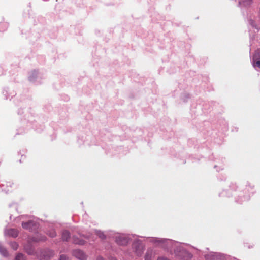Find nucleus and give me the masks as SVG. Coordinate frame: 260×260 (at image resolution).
Wrapping results in <instances>:
<instances>
[{
    "label": "nucleus",
    "mask_w": 260,
    "mask_h": 260,
    "mask_svg": "<svg viewBox=\"0 0 260 260\" xmlns=\"http://www.w3.org/2000/svg\"><path fill=\"white\" fill-rule=\"evenodd\" d=\"M66 257L64 255H61L60 256V259L59 260H66Z\"/></svg>",
    "instance_id": "a211bd4d"
},
{
    "label": "nucleus",
    "mask_w": 260,
    "mask_h": 260,
    "mask_svg": "<svg viewBox=\"0 0 260 260\" xmlns=\"http://www.w3.org/2000/svg\"><path fill=\"white\" fill-rule=\"evenodd\" d=\"M49 236L51 237H54L56 236V232L54 231H52L50 234Z\"/></svg>",
    "instance_id": "dca6fc26"
},
{
    "label": "nucleus",
    "mask_w": 260,
    "mask_h": 260,
    "mask_svg": "<svg viewBox=\"0 0 260 260\" xmlns=\"http://www.w3.org/2000/svg\"><path fill=\"white\" fill-rule=\"evenodd\" d=\"M7 234L13 237H16L18 236V231L15 229H9L7 231Z\"/></svg>",
    "instance_id": "423d86ee"
},
{
    "label": "nucleus",
    "mask_w": 260,
    "mask_h": 260,
    "mask_svg": "<svg viewBox=\"0 0 260 260\" xmlns=\"http://www.w3.org/2000/svg\"><path fill=\"white\" fill-rule=\"evenodd\" d=\"M0 253L3 255L6 256L8 255V251L6 250V249L1 244H0Z\"/></svg>",
    "instance_id": "6e6552de"
},
{
    "label": "nucleus",
    "mask_w": 260,
    "mask_h": 260,
    "mask_svg": "<svg viewBox=\"0 0 260 260\" xmlns=\"http://www.w3.org/2000/svg\"><path fill=\"white\" fill-rule=\"evenodd\" d=\"M116 243L120 245H125L128 242V240L127 238L123 236H119L116 239Z\"/></svg>",
    "instance_id": "7ed1b4c3"
},
{
    "label": "nucleus",
    "mask_w": 260,
    "mask_h": 260,
    "mask_svg": "<svg viewBox=\"0 0 260 260\" xmlns=\"http://www.w3.org/2000/svg\"><path fill=\"white\" fill-rule=\"evenodd\" d=\"M73 255L79 260H84L87 258L85 253L80 250H75L73 251Z\"/></svg>",
    "instance_id": "f03ea898"
},
{
    "label": "nucleus",
    "mask_w": 260,
    "mask_h": 260,
    "mask_svg": "<svg viewBox=\"0 0 260 260\" xmlns=\"http://www.w3.org/2000/svg\"><path fill=\"white\" fill-rule=\"evenodd\" d=\"M253 64L255 68L260 69V60H253Z\"/></svg>",
    "instance_id": "9b49d317"
},
{
    "label": "nucleus",
    "mask_w": 260,
    "mask_h": 260,
    "mask_svg": "<svg viewBox=\"0 0 260 260\" xmlns=\"http://www.w3.org/2000/svg\"><path fill=\"white\" fill-rule=\"evenodd\" d=\"M70 238V233L67 231L63 232L62 234V239L64 241H68Z\"/></svg>",
    "instance_id": "0eeeda50"
},
{
    "label": "nucleus",
    "mask_w": 260,
    "mask_h": 260,
    "mask_svg": "<svg viewBox=\"0 0 260 260\" xmlns=\"http://www.w3.org/2000/svg\"><path fill=\"white\" fill-rule=\"evenodd\" d=\"M157 260H160V259L159 258H158Z\"/></svg>",
    "instance_id": "412c9836"
},
{
    "label": "nucleus",
    "mask_w": 260,
    "mask_h": 260,
    "mask_svg": "<svg viewBox=\"0 0 260 260\" xmlns=\"http://www.w3.org/2000/svg\"><path fill=\"white\" fill-rule=\"evenodd\" d=\"M24 258V255L22 253H18L16 257L15 260H23Z\"/></svg>",
    "instance_id": "f8f14e48"
},
{
    "label": "nucleus",
    "mask_w": 260,
    "mask_h": 260,
    "mask_svg": "<svg viewBox=\"0 0 260 260\" xmlns=\"http://www.w3.org/2000/svg\"><path fill=\"white\" fill-rule=\"evenodd\" d=\"M253 60H260V50L255 51L253 55Z\"/></svg>",
    "instance_id": "9d476101"
},
{
    "label": "nucleus",
    "mask_w": 260,
    "mask_h": 260,
    "mask_svg": "<svg viewBox=\"0 0 260 260\" xmlns=\"http://www.w3.org/2000/svg\"><path fill=\"white\" fill-rule=\"evenodd\" d=\"M35 225V223L32 221H29L26 222H22V226L23 228L27 230H32V228Z\"/></svg>",
    "instance_id": "39448f33"
},
{
    "label": "nucleus",
    "mask_w": 260,
    "mask_h": 260,
    "mask_svg": "<svg viewBox=\"0 0 260 260\" xmlns=\"http://www.w3.org/2000/svg\"><path fill=\"white\" fill-rule=\"evenodd\" d=\"M73 242L75 244H79V245H83L84 244V241L82 240H79L76 238L73 237Z\"/></svg>",
    "instance_id": "1a4fd4ad"
},
{
    "label": "nucleus",
    "mask_w": 260,
    "mask_h": 260,
    "mask_svg": "<svg viewBox=\"0 0 260 260\" xmlns=\"http://www.w3.org/2000/svg\"><path fill=\"white\" fill-rule=\"evenodd\" d=\"M11 247L14 250H16L18 248V245L16 242H12L10 244Z\"/></svg>",
    "instance_id": "4468645a"
},
{
    "label": "nucleus",
    "mask_w": 260,
    "mask_h": 260,
    "mask_svg": "<svg viewBox=\"0 0 260 260\" xmlns=\"http://www.w3.org/2000/svg\"><path fill=\"white\" fill-rule=\"evenodd\" d=\"M245 246L248 247V248H250L253 247L252 245H250L248 243H245Z\"/></svg>",
    "instance_id": "f3484780"
},
{
    "label": "nucleus",
    "mask_w": 260,
    "mask_h": 260,
    "mask_svg": "<svg viewBox=\"0 0 260 260\" xmlns=\"http://www.w3.org/2000/svg\"><path fill=\"white\" fill-rule=\"evenodd\" d=\"M187 258H192V255L190 253H188V256H187Z\"/></svg>",
    "instance_id": "6ab92c4d"
},
{
    "label": "nucleus",
    "mask_w": 260,
    "mask_h": 260,
    "mask_svg": "<svg viewBox=\"0 0 260 260\" xmlns=\"http://www.w3.org/2000/svg\"><path fill=\"white\" fill-rule=\"evenodd\" d=\"M97 235L102 239H104L105 238V236L103 232H98L97 233Z\"/></svg>",
    "instance_id": "2eb2a0df"
},
{
    "label": "nucleus",
    "mask_w": 260,
    "mask_h": 260,
    "mask_svg": "<svg viewBox=\"0 0 260 260\" xmlns=\"http://www.w3.org/2000/svg\"><path fill=\"white\" fill-rule=\"evenodd\" d=\"M41 256L43 259L46 260L52 258H53L54 252L50 250H45L42 252Z\"/></svg>",
    "instance_id": "f257e3e1"
},
{
    "label": "nucleus",
    "mask_w": 260,
    "mask_h": 260,
    "mask_svg": "<svg viewBox=\"0 0 260 260\" xmlns=\"http://www.w3.org/2000/svg\"><path fill=\"white\" fill-rule=\"evenodd\" d=\"M150 258H151V257H148V255H146V259H145V260H148L149 259H150Z\"/></svg>",
    "instance_id": "aec40b11"
},
{
    "label": "nucleus",
    "mask_w": 260,
    "mask_h": 260,
    "mask_svg": "<svg viewBox=\"0 0 260 260\" xmlns=\"http://www.w3.org/2000/svg\"><path fill=\"white\" fill-rule=\"evenodd\" d=\"M251 0H240L239 1V4H243L244 5H248L250 3V2H251Z\"/></svg>",
    "instance_id": "ddd939ff"
},
{
    "label": "nucleus",
    "mask_w": 260,
    "mask_h": 260,
    "mask_svg": "<svg viewBox=\"0 0 260 260\" xmlns=\"http://www.w3.org/2000/svg\"><path fill=\"white\" fill-rule=\"evenodd\" d=\"M210 258L213 260H221L228 258L225 255L221 253H214L211 255Z\"/></svg>",
    "instance_id": "20e7f679"
}]
</instances>
